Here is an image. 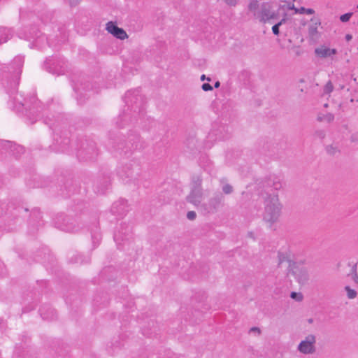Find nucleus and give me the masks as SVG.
<instances>
[{
    "mask_svg": "<svg viewBox=\"0 0 358 358\" xmlns=\"http://www.w3.org/2000/svg\"><path fill=\"white\" fill-rule=\"evenodd\" d=\"M295 13L303 14L306 13L308 15H312L315 13V10L312 8H306L304 7H301L300 8L295 9Z\"/></svg>",
    "mask_w": 358,
    "mask_h": 358,
    "instance_id": "6ab92c4d",
    "label": "nucleus"
},
{
    "mask_svg": "<svg viewBox=\"0 0 358 358\" xmlns=\"http://www.w3.org/2000/svg\"><path fill=\"white\" fill-rule=\"evenodd\" d=\"M224 197L221 193L215 194L208 201L200 206V211L204 215L213 214L224 206Z\"/></svg>",
    "mask_w": 358,
    "mask_h": 358,
    "instance_id": "7ed1b4c3",
    "label": "nucleus"
},
{
    "mask_svg": "<svg viewBox=\"0 0 358 358\" xmlns=\"http://www.w3.org/2000/svg\"><path fill=\"white\" fill-rule=\"evenodd\" d=\"M92 150H93V155H96V152L93 149Z\"/></svg>",
    "mask_w": 358,
    "mask_h": 358,
    "instance_id": "49530a36",
    "label": "nucleus"
},
{
    "mask_svg": "<svg viewBox=\"0 0 358 358\" xmlns=\"http://www.w3.org/2000/svg\"><path fill=\"white\" fill-rule=\"evenodd\" d=\"M324 107H327V106H328V104H327V103H325V104L324 105Z\"/></svg>",
    "mask_w": 358,
    "mask_h": 358,
    "instance_id": "de8ad7c7",
    "label": "nucleus"
},
{
    "mask_svg": "<svg viewBox=\"0 0 358 358\" xmlns=\"http://www.w3.org/2000/svg\"><path fill=\"white\" fill-rule=\"evenodd\" d=\"M208 80V81H210V80H211L210 78H207V77H206V76L203 74V75H202V76H201V81H203V80Z\"/></svg>",
    "mask_w": 358,
    "mask_h": 358,
    "instance_id": "c9c22d12",
    "label": "nucleus"
},
{
    "mask_svg": "<svg viewBox=\"0 0 358 358\" xmlns=\"http://www.w3.org/2000/svg\"><path fill=\"white\" fill-rule=\"evenodd\" d=\"M353 280L355 281V282H358V277L353 276Z\"/></svg>",
    "mask_w": 358,
    "mask_h": 358,
    "instance_id": "37998d69",
    "label": "nucleus"
},
{
    "mask_svg": "<svg viewBox=\"0 0 358 358\" xmlns=\"http://www.w3.org/2000/svg\"><path fill=\"white\" fill-rule=\"evenodd\" d=\"M2 146L4 149L9 150L15 157L24 152V148L20 145H17L11 141L2 142Z\"/></svg>",
    "mask_w": 358,
    "mask_h": 358,
    "instance_id": "9d476101",
    "label": "nucleus"
},
{
    "mask_svg": "<svg viewBox=\"0 0 358 358\" xmlns=\"http://www.w3.org/2000/svg\"><path fill=\"white\" fill-rule=\"evenodd\" d=\"M357 263H354L352 265L351 274L353 276L357 277Z\"/></svg>",
    "mask_w": 358,
    "mask_h": 358,
    "instance_id": "7c9ffc66",
    "label": "nucleus"
},
{
    "mask_svg": "<svg viewBox=\"0 0 358 358\" xmlns=\"http://www.w3.org/2000/svg\"><path fill=\"white\" fill-rule=\"evenodd\" d=\"M51 62V60H49V62H46V65H48L50 64V66L55 65V63H50Z\"/></svg>",
    "mask_w": 358,
    "mask_h": 358,
    "instance_id": "79ce46f5",
    "label": "nucleus"
},
{
    "mask_svg": "<svg viewBox=\"0 0 358 358\" xmlns=\"http://www.w3.org/2000/svg\"><path fill=\"white\" fill-rule=\"evenodd\" d=\"M357 8H358V4H357Z\"/></svg>",
    "mask_w": 358,
    "mask_h": 358,
    "instance_id": "8fccbe9b",
    "label": "nucleus"
},
{
    "mask_svg": "<svg viewBox=\"0 0 358 358\" xmlns=\"http://www.w3.org/2000/svg\"><path fill=\"white\" fill-rule=\"evenodd\" d=\"M201 88L203 91H211L213 90V87L209 83H203L201 86Z\"/></svg>",
    "mask_w": 358,
    "mask_h": 358,
    "instance_id": "2f4dec72",
    "label": "nucleus"
},
{
    "mask_svg": "<svg viewBox=\"0 0 358 358\" xmlns=\"http://www.w3.org/2000/svg\"><path fill=\"white\" fill-rule=\"evenodd\" d=\"M289 271L295 277L299 283L305 284L309 279V275L307 268L301 263H289Z\"/></svg>",
    "mask_w": 358,
    "mask_h": 358,
    "instance_id": "39448f33",
    "label": "nucleus"
},
{
    "mask_svg": "<svg viewBox=\"0 0 358 358\" xmlns=\"http://www.w3.org/2000/svg\"><path fill=\"white\" fill-rule=\"evenodd\" d=\"M257 185L259 194H262V192H264L268 196L271 194L270 192L279 190L282 187L280 178L275 176H269L263 180H258Z\"/></svg>",
    "mask_w": 358,
    "mask_h": 358,
    "instance_id": "20e7f679",
    "label": "nucleus"
},
{
    "mask_svg": "<svg viewBox=\"0 0 358 358\" xmlns=\"http://www.w3.org/2000/svg\"><path fill=\"white\" fill-rule=\"evenodd\" d=\"M263 220L270 226L277 222L281 215L282 205L277 194H269L264 201Z\"/></svg>",
    "mask_w": 358,
    "mask_h": 358,
    "instance_id": "f257e3e1",
    "label": "nucleus"
},
{
    "mask_svg": "<svg viewBox=\"0 0 358 358\" xmlns=\"http://www.w3.org/2000/svg\"><path fill=\"white\" fill-rule=\"evenodd\" d=\"M278 14L271 10V6L268 2L263 3L259 8L257 19L262 22H266L270 20L276 19Z\"/></svg>",
    "mask_w": 358,
    "mask_h": 358,
    "instance_id": "0eeeda50",
    "label": "nucleus"
},
{
    "mask_svg": "<svg viewBox=\"0 0 358 358\" xmlns=\"http://www.w3.org/2000/svg\"><path fill=\"white\" fill-rule=\"evenodd\" d=\"M87 158L89 159H93L94 158V157L93 155H91V156L87 157Z\"/></svg>",
    "mask_w": 358,
    "mask_h": 358,
    "instance_id": "c03bdc74",
    "label": "nucleus"
},
{
    "mask_svg": "<svg viewBox=\"0 0 358 358\" xmlns=\"http://www.w3.org/2000/svg\"><path fill=\"white\" fill-rule=\"evenodd\" d=\"M316 336L308 334L297 346V350L303 355H312L316 352Z\"/></svg>",
    "mask_w": 358,
    "mask_h": 358,
    "instance_id": "423d86ee",
    "label": "nucleus"
},
{
    "mask_svg": "<svg viewBox=\"0 0 358 358\" xmlns=\"http://www.w3.org/2000/svg\"><path fill=\"white\" fill-rule=\"evenodd\" d=\"M315 136L320 139H323L325 137L326 134L323 130H317L315 131Z\"/></svg>",
    "mask_w": 358,
    "mask_h": 358,
    "instance_id": "bb28decb",
    "label": "nucleus"
},
{
    "mask_svg": "<svg viewBox=\"0 0 358 358\" xmlns=\"http://www.w3.org/2000/svg\"><path fill=\"white\" fill-rule=\"evenodd\" d=\"M82 154H83V152H80L79 153V155L80 156V155H82Z\"/></svg>",
    "mask_w": 358,
    "mask_h": 358,
    "instance_id": "09e8293b",
    "label": "nucleus"
},
{
    "mask_svg": "<svg viewBox=\"0 0 358 358\" xmlns=\"http://www.w3.org/2000/svg\"><path fill=\"white\" fill-rule=\"evenodd\" d=\"M47 70L52 73H57V74H62L63 73L64 71H59L56 69V67H52L51 66H46Z\"/></svg>",
    "mask_w": 358,
    "mask_h": 358,
    "instance_id": "a878e982",
    "label": "nucleus"
},
{
    "mask_svg": "<svg viewBox=\"0 0 358 358\" xmlns=\"http://www.w3.org/2000/svg\"><path fill=\"white\" fill-rule=\"evenodd\" d=\"M118 174L121 177L126 178H132L133 177V171L131 165H127L125 167H123L121 171H119Z\"/></svg>",
    "mask_w": 358,
    "mask_h": 358,
    "instance_id": "4468645a",
    "label": "nucleus"
},
{
    "mask_svg": "<svg viewBox=\"0 0 358 358\" xmlns=\"http://www.w3.org/2000/svg\"><path fill=\"white\" fill-rule=\"evenodd\" d=\"M224 1L227 5L229 6H236L238 3V0H222Z\"/></svg>",
    "mask_w": 358,
    "mask_h": 358,
    "instance_id": "cd10ccee",
    "label": "nucleus"
},
{
    "mask_svg": "<svg viewBox=\"0 0 358 358\" xmlns=\"http://www.w3.org/2000/svg\"><path fill=\"white\" fill-rule=\"evenodd\" d=\"M336 49H331L326 47L317 48L315 50V53L320 57L325 58L336 54Z\"/></svg>",
    "mask_w": 358,
    "mask_h": 358,
    "instance_id": "f8f14e48",
    "label": "nucleus"
},
{
    "mask_svg": "<svg viewBox=\"0 0 358 358\" xmlns=\"http://www.w3.org/2000/svg\"><path fill=\"white\" fill-rule=\"evenodd\" d=\"M352 38V36L351 34H348L345 35V39L347 41H350Z\"/></svg>",
    "mask_w": 358,
    "mask_h": 358,
    "instance_id": "e433bc0d",
    "label": "nucleus"
},
{
    "mask_svg": "<svg viewBox=\"0 0 358 358\" xmlns=\"http://www.w3.org/2000/svg\"><path fill=\"white\" fill-rule=\"evenodd\" d=\"M250 332H255V333H257L258 335L260 334L261 333V331L259 329V328L258 327H252L250 330Z\"/></svg>",
    "mask_w": 358,
    "mask_h": 358,
    "instance_id": "f704fd0d",
    "label": "nucleus"
},
{
    "mask_svg": "<svg viewBox=\"0 0 358 358\" xmlns=\"http://www.w3.org/2000/svg\"><path fill=\"white\" fill-rule=\"evenodd\" d=\"M196 217V213L194 211H189L187 213V217L189 220H195Z\"/></svg>",
    "mask_w": 358,
    "mask_h": 358,
    "instance_id": "c85d7f7f",
    "label": "nucleus"
},
{
    "mask_svg": "<svg viewBox=\"0 0 358 358\" xmlns=\"http://www.w3.org/2000/svg\"><path fill=\"white\" fill-rule=\"evenodd\" d=\"M308 322H309V323H312V322H313V319H309V320H308Z\"/></svg>",
    "mask_w": 358,
    "mask_h": 358,
    "instance_id": "a18cd8bd",
    "label": "nucleus"
},
{
    "mask_svg": "<svg viewBox=\"0 0 358 358\" xmlns=\"http://www.w3.org/2000/svg\"><path fill=\"white\" fill-rule=\"evenodd\" d=\"M285 22H286V19H285V17H284L279 22H278L277 24H280V26L282 24H284Z\"/></svg>",
    "mask_w": 358,
    "mask_h": 358,
    "instance_id": "58836bf2",
    "label": "nucleus"
},
{
    "mask_svg": "<svg viewBox=\"0 0 358 358\" xmlns=\"http://www.w3.org/2000/svg\"><path fill=\"white\" fill-rule=\"evenodd\" d=\"M280 24H275L272 27V31L274 35H279L280 31H279Z\"/></svg>",
    "mask_w": 358,
    "mask_h": 358,
    "instance_id": "c756f323",
    "label": "nucleus"
},
{
    "mask_svg": "<svg viewBox=\"0 0 358 358\" xmlns=\"http://www.w3.org/2000/svg\"><path fill=\"white\" fill-rule=\"evenodd\" d=\"M69 218L60 215L55 221L56 227L65 231H73L74 227L72 226L71 223H69Z\"/></svg>",
    "mask_w": 358,
    "mask_h": 358,
    "instance_id": "9b49d317",
    "label": "nucleus"
},
{
    "mask_svg": "<svg viewBox=\"0 0 358 358\" xmlns=\"http://www.w3.org/2000/svg\"><path fill=\"white\" fill-rule=\"evenodd\" d=\"M352 13H347L340 16V20L342 22H347L350 20V17L352 15Z\"/></svg>",
    "mask_w": 358,
    "mask_h": 358,
    "instance_id": "b1692460",
    "label": "nucleus"
},
{
    "mask_svg": "<svg viewBox=\"0 0 358 358\" xmlns=\"http://www.w3.org/2000/svg\"><path fill=\"white\" fill-rule=\"evenodd\" d=\"M290 297L296 301H301L303 299V295L301 293L292 292L290 294Z\"/></svg>",
    "mask_w": 358,
    "mask_h": 358,
    "instance_id": "5701e85b",
    "label": "nucleus"
},
{
    "mask_svg": "<svg viewBox=\"0 0 358 358\" xmlns=\"http://www.w3.org/2000/svg\"><path fill=\"white\" fill-rule=\"evenodd\" d=\"M345 289L347 292L348 299H352L357 296V292L355 289H351L349 286H345Z\"/></svg>",
    "mask_w": 358,
    "mask_h": 358,
    "instance_id": "aec40b11",
    "label": "nucleus"
},
{
    "mask_svg": "<svg viewBox=\"0 0 358 358\" xmlns=\"http://www.w3.org/2000/svg\"><path fill=\"white\" fill-rule=\"evenodd\" d=\"M220 86V83L219 81L215 82L214 87L215 88H218Z\"/></svg>",
    "mask_w": 358,
    "mask_h": 358,
    "instance_id": "ea45409f",
    "label": "nucleus"
},
{
    "mask_svg": "<svg viewBox=\"0 0 358 358\" xmlns=\"http://www.w3.org/2000/svg\"><path fill=\"white\" fill-rule=\"evenodd\" d=\"M127 210V201L124 199H120L114 202L111 208L112 213L120 216L124 215Z\"/></svg>",
    "mask_w": 358,
    "mask_h": 358,
    "instance_id": "1a4fd4ad",
    "label": "nucleus"
},
{
    "mask_svg": "<svg viewBox=\"0 0 358 358\" xmlns=\"http://www.w3.org/2000/svg\"><path fill=\"white\" fill-rule=\"evenodd\" d=\"M135 92H137V94L138 93V90H135L134 92H131V91H128L127 93H126V99H129L130 96L131 95H133L134 94H135Z\"/></svg>",
    "mask_w": 358,
    "mask_h": 358,
    "instance_id": "72a5a7b5",
    "label": "nucleus"
},
{
    "mask_svg": "<svg viewBox=\"0 0 358 358\" xmlns=\"http://www.w3.org/2000/svg\"><path fill=\"white\" fill-rule=\"evenodd\" d=\"M326 151L327 152L331 155V156H334L336 155V154H338L340 153V150L338 148V147L336 146H334L333 145H327L326 147Z\"/></svg>",
    "mask_w": 358,
    "mask_h": 358,
    "instance_id": "a211bd4d",
    "label": "nucleus"
},
{
    "mask_svg": "<svg viewBox=\"0 0 358 358\" xmlns=\"http://www.w3.org/2000/svg\"><path fill=\"white\" fill-rule=\"evenodd\" d=\"M113 147L115 150L119 152L120 154L122 152L127 154L131 148L124 142V141L122 140L118 142H114Z\"/></svg>",
    "mask_w": 358,
    "mask_h": 358,
    "instance_id": "ddd939ff",
    "label": "nucleus"
},
{
    "mask_svg": "<svg viewBox=\"0 0 358 358\" xmlns=\"http://www.w3.org/2000/svg\"><path fill=\"white\" fill-rule=\"evenodd\" d=\"M324 120H325L326 121H327L328 122H332V121L334 120V115H333V114H331V113H328V114H327V115H324Z\"/></svg>",
    "mask_w": 358,
    "mask_h": 358,
    "instance_id": "473e14b6",
    "label": "nucleus"
},
{
    "mask_svg": "<svg viewBox=\"0 0 358 358\" xmlns=\"http://www.w3.org/2000/svg\"><path fill=\"white\" fill-rule=\"evenodd\" d=\"M10 30L4 27H0V44L7 41Z\"/></svg>",
    "mask_w": 358,
    "mask_h": 358,
    "instance_id": "dca6fc26",
    "label": "nucleus"
},
{
    "mask_svg": "<svg viewBox=\"0 0 358 358\" xmlns=\"http://www.w3.org/2000/svg\"><path fill=\"white\" fill-rule=\"evenodd\" d=\"M222 189L223 193L225 194H230L234 191L233 187L231 185L228 184V183H225L222 186Z\"/></svg>",
    "mask_w": 358,
    "mask_h": 358,
    "instance_id": "4be33fe9",
    "label": "nucleus"
},
{
    "mask_svg": "<svg viewBox=\"0 0 358 358\" xmlns=\"http://www.w3.org/2000/svg\"><path fill=\"white\" fill-rule=\"evenodd\" d=\"M320 24V22H316L315 24L310 25L308 28V34L312 37L314 38L317 36L318 31H317V27Z\"/></svg>",
    "mask_w": 358,
    "mask_h": 358,
    "instance_id": "f3484780",
    "label": "nucleus"
},
{
    "mask_svg": "<svg viewBox=\"0 0 358 358\" xmlns=\"http://www.w3.org/2000/svg\"><path fill=\"white\" fill-rule=\"evenodd\" d=\"M106 29L108 33L120 40H124L128 37L126 31L122 28L118 27L115 23L112 21L106 24Z\"/></svg>",
    "mask_w": 358,
    "mask_h": 358,
    "instance_id": "6e6552de",
    "label": "nucleus"
},
{
    "mask_svg": "<svg viewBox=\"0 0 358 358\" xmlns=\"http://www.w3.org/2000/svg\"><path fill=\"white\" fill-rule=\"evenodd\" d=\"M15 61H16V62H18L20 63V64H22V59H21L20 57L16 58V59H15Z\"/></svg>",
    "mask_w": 358,
    "mask_h": 358,
    "instance_id": "a19ab883",
    "label": "nucleus"
},
{
    "mask_svg": "<svg viewBox=\"0 0 358 358\" xmlns=\"http://www.w3.org/2000/svg\"><path fill=\"white\" fill-rule=\"evenodd\" d=\"M114 240L117 244H120V241H124L120 231H118L117 233L115 234Z\"/></svg>",
    "mask_w": 358,
    "mask_h": 358,
    "instance_id": "393cba45",
    "label": "nucleus"
},
{
    "mask_svg": "<svg viewBox=\"0 0 358 358\" xmlns=\"http://www.w3.org/2000/svg\"><path fill=\"white\" fill-rule=\"evenodd\" d=\"M334 90V86L332 83L329 80L328 81L324 87V94H329Z\"/></svg>",
    "mask_w": 358,
    "mask_h": 358,
    "instance_id": "412c9836",
    "label": "nucleus"
},
{
    "mask_svg": "<svg viewBox=\"0 0 358 358\" xmlns=\"http://www.w3.org/2000/svg\"><path fill=\"white\" fill-rule=\"evenodd\" d=\"M203 178L201 175H194L192 178L191 190L187 196V202L193 204L200 210V206L203 199V190L202 188Z\"/></svg>",
    "mask_w": 358,
    "mask_h": 358,
    "instance_id": "f03ea898",
    "label": "nucleus"
},
{
    "mask_svg": "<svg viewBox=\"0 0 358 358\" xmlns=\"http://www.w3.org/2000/svg\"><path fill=\"white\" fill-rule=\"evenodd\" d=\"M259 3L257 0H253L248 6V9L253 13L254 17L256 18L259 12Z\"/></svg>",
    "mask_w": 358,
    "mask_h": 358,
    "instance_id": "2eb2a0df",
    "label": "nucleus"
},
{
    "mask_svg": "<svg viewBox=\"0 0 358 358\" xmlns=\"http://www.w3.org/2000/svg\"><path fill=\"white\" fill-rule=\"evenodd\" d=\"M288 9H289V10H295V9H296V8L294 7V5L293 3L292 4L289 3L288 4Z\"/></svg>",
    "mask_w": 358,
    "mask_h": 358,
    "instance_id": "4c0bfd02",
    "label": "nucleus"
}]
</instances>
